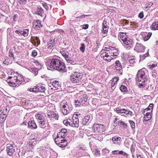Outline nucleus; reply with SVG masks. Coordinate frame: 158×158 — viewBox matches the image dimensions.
I'll list each match as a JSON object with an SVG mask.
<instances>
[{
  "label": "nucleus",
  "instance_id": "nucleus-24",
  "mask_svg": "<svg viewBox=\"0 0 158 158\" xmlns=\"http://www.w3.org/2000/svg\"><path fill=\"white\" fill-rule=\"evenodd\" d=\"M100 52L102 53L101 55V57L110 56L106 50H105L104 49H102L101 50Z\"/></svg>",
  "mask_w": 158,
  "mask_h": 158
},
{
  "label": "nucleus",
  "instance_id": "nucleus-6",
  "mask_svg": "<svg viewBox=\"0 0 158 158\" xmlns=\"http://www.w3.org/2000/svg\"><path fill=\"white\" fill-rule=\"evenodd\" d=\"M6 151L10 156H12L15 152V147L12 144H8L6 145Z\"/></svg>",
  "mask_w": 158,
  "mask_h": 158
},
{
  "label": "nucleus",
  "instance_id": "nucleus-30",
  "mask_svg": "<svg viewBox=\"0 0 158 158\" xmlns=\"http://www.w3.org/2000/svg\"><path fill=\"white\" fill-rule=\"evenodd\" d=\"M149 68L150 69L154 70L153 69H157V63L156 62L154 63L153 64H150L149 66Z\"/></svg>",
  "mask_w": 158,
  "mask_h": 158
},
{
  "label": "nucleus",
  "instance_id": "nucleus-32",
  "mask_svg": "<svg viewBox=\"0 0 158 158\" xmlns=\"http://www.w3.org/2000/svg\"><path fill=\"white\" fill-rule=\"evenodd\" d=\"M34 40L35 41L34 45H36V44H37V46L40 43V41L39 38L37 36L34 37Z\"/></svg>",
  "mask_w": 158,
  "mask_h": 158
},
{
  "label": "nucleus",
  "instance_id": "nucleus-35",
  "mask_svg": "<svg viewBox=\"0 0 158 158\" xmlns=\"http://www.w3.org/2000/svg\"><path fill=\"white\" fill-rule=\"evenodd\" d=\"M115 111H116V112L118 113H123L124 111L125 110V109H119L118 108H115L114 109Z\"/></svg>",
  "mask_w": 158,
  "mask_h": 158
},
{
  "label": "nucleus",
  "instance_id": "nucleus-31",
  "mask_svg": "<svg viewBox=\"0 0 158 158\" xmlns=\"http://www.w3.org/2000/svg\"><path fill=\"white\" fill-rule=\"evenodd\" d=\"M111 48H112L113 53V56H117L119 53V51L118 49H116L114 48L111 47Z\"/></svg>",
  "mask_w": 158,
  "mask_h": 158
},
{
  "label": "nucleus",
  "instance_id": "nucleus-60",
  "mask_svg": "<svg viewBox=\"0 0 158 158\" xmlns=\"http://www.w3.org/2000/svg\"><path fill=\"white\" fill-rule=\"evenodd\" d=\"M63 123L67 126L69 125V122L67 119L63 121Z\"/></svg>",
  "mask_w": 158,
  "mask_h": 158
},
{
  "label": "nucleus",
  "instance_id": "nucleus-7",
  "mask_svg": "<svg viewBox=\"0 0 158 158\" xmlns=\"http://www.w3.org/2000/svg\"><path fill=\"white\" fill-rule=\"evenodd\" d=\"M145 47L142 44L137 43L134 48V50L138 52H143Z\"/></svg>",
  "mask_w": 158,
  "mask_h": 158
},
{
  "label": "nucleus",
  "instance_id": "nucleus-37",
  "mask_svg": "<svg viewBox=\"0 0 158 158\" xmlns=\"http://www.w3.org/2000/svg\"><path fill=\"white\" fill-rule=\"evenodd\" d=\"M121 139V138L119 137L114 136L112 138V140L114 142V143H115V142L120 141Z\"/></svg>",
  "mask_w": 158,
  "mask_h": 158
},
{
  "label": "nucleus",
  "instance_id": "nucleus-22",
  "mask_svg": "<svg viewBox=\"0 0 158 158\" xmlns=\"http://www.w3.org/2000/svg\"><path fill=\"white\" fill-rule=\"evenodd\" d=\"M151 28L152 30H158V21L154 22L152 24Z\"/></svg>",
  "mask_w": 158,
  "mask_h": 158
},
{
  "label": "nucleus",
  "instance_id": "nucleus-21",
  "mask_svg": "<svg viewBox=\"0 0 158 158\" xmlns=\"http://www.w3.org/2000/svg\"><path fill=\"white\" fill-rule=\"evenodd\" d=\"M153 106L154 105L153 104H150L148 107L145 109V110H144V111L143 113L144 115H145V113H146V112H147L148 111H148L150 112H151V111H152Z\"/></svg>",
  "mask_w": 158,
  "mask_h": 158
},
{
  "label": "nucleus",
  "instance_id": "nucleus-40",
  "mask_svg": "<svg viewBox=\"0 0 158 158\" xmlns=\"http://www.w3.org/2000/svg\"><path fill=\"white\" fill-rule=\"evenodd\" d=\"M53 113V112H49L48 113H46L45 114V116L47 118H52V114Z\"/></svg>",
  "mask_w": 158,
  "mask_h": 158
},
{
  "label": "nucleus",
  "instance_id": "nucleus-29",
  "mask_svg": "<svg viewBox=\"0 0 158 158\" xmlns=\"http://www.w3.org/2000/svg\"><path fill=\"white\" fill-rule=\"evenodd\" d=\"M35 118L37 120H43L44 119V117L42 114L40 113H38V114L35 115Z\"/></svg>",
  "mask_w": 158,
  "mask_h": 158
},
{
  "label": "nucleus",
  "instance_id": "nucleus-39",
  "mask_svg": "<svg viewBox=\"0 0 158 158\" xmlns=\"http://www.w3.org/2000/svg\"><path fill=\"white\" fill-rule=\"evenodd\" d=\"M61 137L60 136H58V135H57V137L55 138V142L57 145L58 146V143H60V142L61 140L60 139L61 138Z\"/></svg>",
  "mask_w": 158,
  "mask_h": 158
},
{
  "label": "nucleus",
  "instance_id": "nucleus-1",
  "mask_svg": "<svg viewBox=\"0 0 158 158\" xmlns=\"http://www.w3.org/2000/svg\"><path fill=\"white\" fill-rule=\"evenodd\" d=\"M46 64L51 69L56 70L61 73H64L67 71L65 64L57 59H48L46 62Z\"/></svg>",
  "mask_w": 158,
  "mask_h": 158
},
{
  "label": "nucleus",
  "instance_id": "nucleus-58",
  "mask_svg": "<svg viewBox=\"0 0 158 158\" xmlns=\"http://www.w3.org/2000/svg\"><path fill=\"white\" fill-rule=\"evenodd\" d=\"M18 1L20 4H25L27 1V0H18Z\"/></svg>",
  "mask_w": 158,
  "mask_h": 158
},
{
  "label": "nucleus",
  "instance_id": "nucleus-50",
  "mask_svg": "<svg viewBox=\"0 0 158 158\" xmlns=\"http://www.w3.org/2000/svg\"><path fill=\"white\" fill-rule=\"evenodd\" d=\"M129 122L130 124L131 128L132 129L134 128L135 127V123L133 121L131 120H129Z\"/></svg>",
  "mask_w": 158,
  "mask_h": 158
},
{
  "label": "nucleus",
  "instance_id": "nucleus-38",
  "mask_svg": "<svg viewBox=\"0 0 158 158\" xmlns=\"http://www.w3.org/2000/svg\"><path fill=\"white\" fill-rule=\"evenodd\" d=\"M149 55L148 52L144 55H141L140 56V60H143L145 58L148 56Z\"/></svg>",
  "mask_w": 158,
  "mask_h": 158
},
{
  "label": "nucleus",
  "instance_id": "nucleus-18",
  "mask_svg": "<svg viewBox=\"0 0 158 158\" xmlns=\"http://www.w3.org/2000/svg\"><path fill=\"white\" fill-rule=\"evenodd\" d=\"M58 146L61 148L65 147L67 144V142L65 139H61L60 143H58Z\"/></svg>",
  "mask_w": 158,
  "mask_h": 158
},
{
  "label": "nucleus",
  "instance_id": "nucleus-53",
  "mask_svg": "<svg viewBox=\"0 0 158 158\" xmlns=\"http://www.w3.org/2000/svg\"><path fill=\"white\" fill-rule=\"evenodd\" d=\"M39 123L40 126L41 127L45 124V122L44 121V119L43 120H40L39 121Z\"/></svg>",
  "mask_w": 158,
  "mask_h": 158
},
{
  "label": "nucleus",
  "instance_id": "nucleus-16",
  "mask_svg": "<svg viewBox=\"0 0 158 158\" xmlns=\"http://www.w3.org/2000/svg\"><path fill=\"white\" fill-rule=\"evenodd\" d=\"M28 124V127L31 129H35L37 128V126L34 120L29 121Z\"/></svg>",
  "mask_w": 158,
  "mask_h": 158
},
{
  "label": "nucleus",
  "instance_id": "nucleus-17",
  "mask_svg": "<svg viewBox=\"0 0 158 158\" xmlns=\"http://www.w3.org/2000/svg\"><path fill=\"white\" fill-rule=\"evenodd\" d=\"M6 112L3 111L1 114L0 116V123H2L6 120Z\"/></svg>",
  "mask_w": 158,
  "mask_h": 158
},
{
  "label": "nucleus",
  "instance_id": "nucleus-12",
  "mask_svg": "<svg viewBox=\"0 0 158 158\" xmlns=\"http://www.w3.org/2000/svg\"><path fill=\"white\" fill-rule=\"evenodd\" d=\"M73 123L71 124L72 127H79V119L78 118L76 117L73 116L72 118Z\"/></svg>",
  "mask_w": 158,
  "mask_h": 158
},
{
  "label": "nucleus",
  "instance_id": "nucleus-59",
  "mask_svg": "<svg viewBox=\"0 0 158 158\" xmlns=\"http://www.w3.org/2000/svg\"><path fill=\"white\" fill-rule=\"evenodd\" d=\"M43 6L44 7L46 10L48 9V7L47 6V4L46 3L44 2L42 3Z\"/></svg>",
  "mask_w": 158,
  "mask_h": 158
},
{
  "label": "nucleus",
  "instance_id": "nucleus-28",
  "mask_svg": "<svg viewBox=\"0 0 158 158\" xmlns=\"http://www.w3.org/2000/svg\"><path fill=\"white\" fill-rule=\"evenodd\" d=\"M37 89L38 92H44L45 90V87L42 85H38L37 86Z\"/></svg>",
  "mask_w": 158,
  "mask_h": 158
},
{
  "label": "nucleus",
  "instance_id": "nucleus-3",
  "mask_svg": "<svg viewBox=\"0 0 158 158\" xmlns=\"http://www.w3.org/2000/svg\"><path fill=\"white\" fill-rule=\"evenodd\" d=\"M60 110L63 114L66 115L69 113L72 109V106L65 101H62L60 104Z\"/></svg>",
  "mask_w": 158,
  "mask_h": 158
},
{
  "label": "nucleus",
  "instance_id": "nucleus-34",
  "mask_svg": "<svg viewBox=\"0 0 158 158\" xmlns=\"http://www.w3.org/2000/svg\"><path fill=\"white\" fill-rule=\"evenodd\" d=\"M102 58H103V59L106 61L110 62L111 61V60L112 59H113V58H112L111 56H104V57H102Z\"/></svg>",
  "mask_w": 158,
  "mask_h": 158
},
{
  "label": "nucleus",
  "instance_id": "nucleus-41",
  "mask_svg": "<svg viewBox=\"0 0 158 158\" xmlns=\"http://www.w3.org/2000/svg\"><path fill=\"white\" fill-rule=\"evenodd\" d=\"M37 86H35L33 88H30L29 91L31 92H33L35 93L38 92L37 89Z\"/></svg>",
  "mask_w": 158,
  "mask_h": 158
},
{
  "label": "nucleus",
  "instance_id": "nucleus-57",
  "mask_svg": "<svg viewBox=\"0 0 158 158\" xmlns=\"http://www.w3.org/2000/svg\"><path fill=\"white\" fill-rule=\"evenodd\" d=\"M89 16V15H82L81 16H79L77 17L76 18L77 19H81L83 18H84L85 17V16Z\"/></svg>",
  "mask_w": 158,
  "mask_h": 158
},
{
  "label": "nucleus",
  "instance_id": "nucleus-56",
  "mask_svg": "<svg viewBox=\"0 0 158 158\" xmlns=\"http://www.w3.org/2000/svg\"><path fill=\"white\" fill-rule=\"evenodd\" d=\"M65 59L68 63H70V64H72L73 61L71 60L70 58L69 57V56L68 57V58H66Z\"/></svg>",
  "mask_w": 158,
  "mask_h": 158
},
{
  "label": "nucleus",
  "instance_id": "nucleus-10",
  "mask_svg": "<svg viewBox=\"0 0 158 158\" xmlns=\"http://www.w3.org/2000/svg\"><path fill=\"white\" fill-rule=\"evenodd\" d=\"M115 68L116 69L119 71L118 72L119 74H122V68L121 66V64L119 60L116 61L115 62Z\"/></svg>",
  "mask_w": 158,
  "mask_h": 158
},
{
  "label": "nucleus",
  "instance_id": "nucleus-36",
  "mask_svg": "<svg viewBox=\"0 0 158 158\" xmlns=\"http://www.w3.org/2000/svg\"><path fill=\"white\" fill-rule=\"evenodd\" d=\"M120 89L123 92H127V91L126 87L124 85H122L120 87Z\"/></svg>",
  "mask_w": 158,
  "mask_h": 158
},
{
  "label": "nucleus",
  "instance_id": "nucleus-52",
  "mask_svg": "<svg viewBox=\"0 0 158 158\" xmlns=\"http://www.w3.org/2000/svg\"><path fill=\"white\" fill-rule=\"evenodd\" d=\"M118 124L120 125L123 126L124 128H125L127 127V125L126 124L122 121H119Z\"/></svg>",
  "mask_w": 158,
  "mask_h": 158
},
{
  "label": "nucleus",
  "instance_id": "nucleus-42",
  "mask_svg": "<svg viewBox=\"0 0 158 158\" xmlns=\"http://www.w3.org/2000/svg\"><path fill=\"white\" fill-rule=\"evenodd\" d=\"M123 113L125 114H129L131 116H132L133 115V113L132 111L127 110H126L125 109V110L123 112Z\"/></svg>",
  "mask_w": 158,
  "mask_h": 158
},
{
  "label": "nucleus",
  "instance_id": "nucleus-11",
  "mask_svg": "<svg viewBox=\"0 0 158 158\" xmlns=\"http://www.w3.org/2000/svg\"><path fill=\"white\" fill-rule=\"evenodd\" d=\"M81 79V77L80 76L73 75L71 77V82L74 83H79Z\"/></svg>",
  "mask_w": 158,
  "mask_h": 158
},
{
  "label": "nucleus",
  "instance_id": "nucleus-51",
  "mask_svg": "<svg viewBox=\"0 0 158 158\" xmlns=\"http://www.w3.org/2000/svg\"><path fill=\"white\" fill-rule=\"evenodd\" d=\"M132 43H134V42H132L131 40H128L127 39V40H126V41L124 43L127 45H128Z\"/></svg>",
  "mask_w": 158,
  "mask_h": 158
},
{
  "label": "nucleus",
  "instance_id": "nucleus-19",
  "mask_svg": "<svg viewBox=\"0 0 158 158\" xmlns=\"http://www.w3.org/2000/svg\"><path fill=\"white\" fill-rule=\"evenodd\" d=\"M52 85L55 88H58L60 86V82L56 80H52L51 82Z\"/></svg>",
  "mask_w": 158,
  "mask_h": 158
},
{
  "label": "nucleus",
  "instance_id": "nucleus-62",
  "mask_svg": "<svg viewBox=\"0 0 158 158\" xmlns=\"http://www.w3.org/2000/svg\"><path fill=\"white\" fill-rule=\"evenodd\" d=\"M129 62L131 64H133L135 62V59L134 58L130 59Z\"/></svg>",
  "mask_w": 158,
  "mask_h": 158
},
{
  "label": "nucleus",
  "instance_id": "nucleus-43",
  "mask_svg": "<svg viewBox=\"0 0 158 158\" xmlns=\"http://www.w3.org/2000/svg\"><path fill=\"white\" fill-rule=\"evenodd\" d=\"M109 27H102V32L103 33L106 34V33L108 31Z\"/></svg>",
  "mask_w": 158,
  "mask_h": 158
},
{
  "label": "nucleus",
  "instance_id": "nucleus-9",
  "mask_svg": "<svg viewBox=\"0 0 158 158\" xmlns=\"http://www.w3.org/2000/svg\"><path fill=\"white\" fill-rule=\"evenodd\" d=\"M67 131L65 128H62L60 130V131L57 133L58 137L60 136L61 138H64L67 135Z\"/></svg>",
  "mask_w": 158,
  "mask_h": 158
},
{
  "label": "nucleus",
  "instance_id": "nucleus-64",
  "mask_svg": "<svg viewBox=\"0 0 158 158\" xmlns=\"http://www.w3.org/2000/svg\"><path fill=\"white\" fill-rule=\"evenodd\" d=\"M153 4V3H152L151 2H149L148 4H146V8L150 7L151 6H152Z\"/></svg>",
  "mask_w": 158,
  "mask_h": 158
},
{
  "label": "nucleus",
  "instance_id": "nucleus-48",
  "mask_svg": "<svg viewBox=\"0 0 158 158\" xmlns=\"http://www.w3.org/2000/svg\"><path fill=\"white\" fill-rule=\"evenodd\" d=\"M33 62L35 65H36L38 67V68L41 67V65L40 63L37 60H34Z\"/></svg>",
  "mask_w": 158,
  "mask_h": 158
},
{
  "label": "nucleus",
  "instance_id": "nucleus-25",
  "mask_svg": "<svg viewBox=\"0 0 158 158\" xmlns=\"http://www.w3.org/2000/svg\"><path fill=\"white\" fill-rule=\"evenodd\" d=\"M60 52L65 59L66 58H68L69 56V53L67 51H65V49H64V50H62L60 51Z\"/></svg>",
  "mask_w": 158,
  "mask_h": 158
},
{
  "label": "nucleus",
  "instance_id": "nucleus-44",
  "mask_svg": "<svg viewBox=\"0 0 158 158\" xmlns=\"http://www.w3.org/2000/svg\"><path fill=\"white\" fill-rule=\"evenodd\" d=\"M106 48L107 49H108V48ZM108 49H109L108 50L107 49L106 50L107 51V52H108L109 55H110V56H113V53L112 48H108Z\"/></svg>",
  "mask_w": 158,
  "mask_h": 158
},
{
  "label": "nucleus",
  "instance_id": "nucleus-2",
  "mask_svg": "<svg viewBox=\"0 0 158 158\" xmlns=\"http://www.w3.org/2000/svg\"><path fill=\"white\" fill-rule=\"evenodd\" d=\"M147 73L146 69L143 68L139 70L136 75V81L141 82L138 84V86L140 88H142L145 86V82L147 80Z\"/></svg>",
  "mask_w": 158,
  "mask_h": 158
},
{
  "label": "nucleus",
  "instance_id": "nucleus-47",
  "mask_svg": "<svg viewBox=\"0 0 158 158\" xmlns=\"http://www.w3.org/2000/svg\"><path fill=\"white\" fill-rule=\"evenodd\" d=\"M81 46L80 48V49L82 52H84L85 51V44L83 43H82L81 44Z\"/></svg>",
  "mask_w": 158,
  "mask_h": 158
},
{
  "label": "nucleus",
  "instance_id": "nucleus-4",
  "mask_svg": "<svg viewBox=\"0 0 158 158\" xmlns=\"http://www.w3.org/2000/svg\"><path fill=\"white\" fill-rule=\"evenodd\" d=\"M6 81L9 85L12 87L18 86L22 83L21 81L18 79L17 77L16 76L9 77Z\"/></svg>",
  "mask_w": 158,
  "mask_h": 158
},
{
  "label": "nucleus",
  "instance_id": "nucleus-27",
  "mask_svg": "<svg viewBox=\"0 0 158 158\" xmlns=\"http://www.w3.org/2000/svg\"><path fill=\"white\" fill-rule=\"evenodd\" d=\"M28 70L31 73H33L35 75L38 74V70L36 68H30Z\"/></svg>",
  "mask_w": 158,
  "mask_h": 158
},
{
  "label": "nucleus",
  "instance_id": "nucleus-55",
  "mask_svg": "<svg viewBox=\"0 0 158 158\" xmlns=\"http://www.w3.org/2000/svg\"><path fill=\"white\" fill-rule=\"evenodd\" d=\"M13 50L12 49H10L9 51V56L10 57H14V55L12 52Z\"/></svg>",
  "mask_w": 158,
  "mask_h": 158
},
{
  "label": "nucleus",
  "instance_id": "nucleus-33",
  "mask_svg": "<svg viewBox=\"0 0 158 158\" xmlns=\"http://www.w3.org/2000/svg\"><path fill=\"white\" fill-rule=\"evenodd\" d=\"M152 75L154 78H156L158 77V74L155 69L152 70Z\"/></svg>",
  "mask_w": 158,
  "mask_h": 158
},
{
  "label": "nucleus",
  "instance_id": "nucleus-8",
  "mask_svg": "<svg viewBox=\"0 0 158 158\" xmlns=\"http://www.w3.org/2000/svg\"><path fill=\"white\" fill-rule=\"evenodd\" d=\"M88 97L87 95L85 94H83L80 97L78 102L81 105H83L85 103V102L87 101Z\"/></svg>",
  "mask_w": 158,
  "mask_h": 158
},
{
  "label": "nucleus",
  "instance_id": "nucleus-54",
  "mask_svg": "<svg viewBox=\"0 0 158 158\" xmlns=\"http://www.w3.org/2000/svg\"><path fill=\"white\" fill-rule=\"evenodd\" d=\"M119 80V78L118 77H114L113 78V80L112 81L113 82L117 83V81Z\"/></svg>",
  "mask_w": 158,
  "mask_h": 158
},
{
  "label": "nucleus",
  "instance_id": "nucleus-46",
  "mask_svg": "<svg viewBox=\"0 0 158 158\" xmlns=\"http://www.w3.org/2000/svg\"><path fill=\"white\" fill-rule=\"evenodd\" d=\"M29 30L28 29H26L23 31V36L25 37H26L28 36V34Z\"/></svg>",
  "mask_w": 158,
  "mask_h": 158
},
{
  "label": "nucleus",
  "instance_id": "nucleus-15",
  "mask_svg": "<svg viewBox=\"0 0 158 158\" xmlns=\"http://www.w3.org/2000/svg\"><path fill=\"white\" fill-rule=\"evenodd\" d=\"M42 27L41 22L39 20L34 21L33 23V27L36 30H38Z\"/></svg>",
  "mask_w": 158,
  "mask_h": 158
},
{
  "label": "nucleus",
  "instance_id": "nucleus-5",
  "mask_svg": "<svg viewBox=\"0 0 158 158\" xmlns=\"http://www.w3.org/2000/svg\"><path fill=\"white\" fill-rule=\"evenodd\" d=\"M94 132L96 133H101L104 130L103 126L98 124H94L93 126Z\"/></svg>",
  "mask_w": 158,
  "mask_h": 158
},
{
  "label": "nucleus",
  "instance_id": "nucleus-20",
  "mask_svg": "<svg viewBox=\"0 0 158 158\" xmlns=\"http://www.w3.org/2000/svg\"><path fill=\"white\" fill-rule=\"evenodd\" d=\"M120 39L123 43L127 40V38L125 33H121L120 35Z\"/></svg>",
  "mask_w": 158,
  "mask_h": 158
},
{
  "label": "nucleus",
  "instance_id": "nucleus-61",
  "mask_svg": "<svg viewBox=\"0 0 158 158\" xmlns=\"http://www.w3.org/2000/svg\"><path fill=\"white\" fill-rule=\"evenodd\" d=\"M89 25L88 24H84L82 25V28L84 29H86L88 28Z\"/></svg>",
  "mask_w": 158,
  "mask_h": 158
},
{
  "label": "nucleus",
  "instance_id": "nucleus-26",
  "mask_svg": "<svg viewBox=\"0 0 158 158\" xmlns=\"http://www.w3.org/2000/svg\"><path fill=\"white\" fill-rule=\"evenodd\" d=\"M55 44L54 39L52 40H50L49 42L48 43V48L50 49H52L53 47Z\"/></svg>",
  "mask_w": 158,
  "mask_h": 158
},
{
  "label": "nucleus",
  "instance_id": "nucleus-14",
  "mask_svg": "<svg viewBox=\"0 0 158 158\" xmlns=\"http://www.w3.org/2000/svg\"><path fill=\"white\" fill-rule=\"evenodd\" d=\"M112 152L113 154H116L117 155L121 154L122 155L124 156V157H127L128 156V154L123 151H119L118 150H114Z\"/></svg>",
  "mask_w": 158,
  "mask_h": 158
},
{
  "label": "nucleus",
  "instance_id": "nucleus-63",
  "mask_svg": "<svg viewBox=\"0 0 158 158\" xmlns=\"http://www.w3.org/2000/svg\"><path fill=\"white\" fill-rule=\"evenodd\" d=\"M139 17L140 19H142L143 18V12H141L139 13Z\"/></svg>",
  "mask_w": 158,
  "mask_h": 158
},
{
  "label": "nucleus",
  "instance_id": "nucleus-49",
  "mask_svg": "<svg viewBox=\"0 0 158 158\" xmlns=\"http://www.w3.org/2000/svg\"><path fill=\"white\" fill-rule=\"evenodd\" d=\"M152 35V33H149L148 35L146 36L144 38V40L145 41L148 40L151 37Z\"/></svg>",
  "mask_w": 158,
  "mask_h": 158
},
{
  "label": "nucleus",
  "instance_id": "nucleus-45",
  "mask_svg": "<svg viewBox=\"0 0 158 158\" xmlns=\"http://www.w3.org/2000/svg\"><path fill=\"white\" fill-rule=\"evenodd\" d=\"M58 118L59 116L58 114L53 112V113L52 114V116L51 118H53L55 120H58Z\"/></svg>",
  "mask_w": 158,
  "mask_h": 158
},
{
  "label": "nucleus",
  "instance_id": "nucleus-13",
  "mask_svg": "<svg viewBox=\"0 0 158 158\" xmlns=\"http://www.w3.org/2000/svg\"><path fill=\"white\" fill-rule=\"evenodd\" d=\"M152 111H151V112L148 111V112H146L145 113V115L143 118V120L147 121L150 120L152 117Z\"/></svg>",
  "mask_w": 158,
  "mask_h": 158
},
{
  "label": "nucleus",
  "instance_id": "nucleus-23",
  "mask_svg": "<svg viewBox=\"0 0 158 158\" xmlns=\"http://www.w3.org/2000/svg\"><path fill=\"white\" fill-rule=\"evenodd\" d=\"M90 118V116L89 115H87L84 117V118H83L82 121V124L83 125H85L88 122Z\"/></svg>",
  "mask_w": 158,
  "mask_h": 158
}]
</instances>
